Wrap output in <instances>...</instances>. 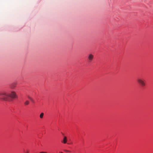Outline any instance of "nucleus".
I'll return each mask as SVG.
<instances>
[{
  "instance_id": "nucleus-1",
  "label": "nucleus",
  "mask_w": 153,
  "mask_h": 153,
  "mask_svg": "<svg viewBox=\"0 0 153 153\" xmlns=\"http://www.w3.org/2000/svg\"><path fill=\"white\" fill-rule=\"evenodd\" d=\"M0 96H1V99L4 100H8L10 99V97L12 98H15L17 97L15 92L14 91L11 92L10 94H7L4 92L0 93Z\"/></svg>"
},
{
  "instance_id": "nucleus-2",
  "label": "nucleus",
  "mask_w": 153,
  "mask_h": 153,
  "mask_svg": "<svg viewBox=\"0 0 153 153\" xmlns=\"http://www.w3.org/2000/svg\"><path fill=\"white\" fill-rule=\"evenodd\" d=\"M137 82L142 87H144L146 84L145 82V80L142 78H139L137 80Z\"/></svg>"
},
{
  "instance_id": "nucleus-3",
  "label": "nucleus",
  "mask_w": 153,
  "mask_h": 153,
  "mask_svg": "<svg viewBox=\"0 0 153 153\" xmlns=\"http://www.w3.org/2000/svg\"><path fill=\"white\" fill-rule=\"evenodd\" d=\"M94 55L91 54H89L88 56V60H89L90 62H91L94 58Z\"/></svg>"
},
{
  "instance_id": "nucleus-4",
  "label": "nucleus",
  "mask_w": 153,
  "mask_h": 153,
  "mask_svg": "<svg viewBox=\"0 0 153 153\" xmlns=\"http://www.w3.org/2000/svg\"><path fill=\"white\" fill-rule=\"evenodd\" d=\"M67 142V137L66 136H64L63 140L62 141V143H64V144H65Z\"/></svg>"
},
{
  "instance_id": "nucleus-5",
  "label": "nucleus",
  "mask_w": 153,
  "mask_h": 153,
  "mask_svg": "<svg viewBox=\"0 0 153 153\" xmlns=\"http://www.w3.org/2000/svg\"><path fill=\"white\" fill-rule=\"evenodd\" d=\"M29 104V101L28 100H26L24 104L25 105H27Z\"/></svg>"
},
{
  "instance_id": "nucleus-6",
  "label": "nucleus",
  "mask_w": 153,
  "mask_h": 153,
  "mask_svg": "<svg viewBox=\"0 0 153 153\" xmlns=\"http://www.w3.org/2000/svg\"><path fill=\"white\" fill-rule=\"evenodd\" d=\"M43 116L44 113H41L40 115V117L42 119L43 117Z\"/></svg>"
},
{
  "instance_id": "nucleus-7",
  "label": "nucleus",
  "mask_w": 153,
  "mask_h": 153,
  "mask_svg": "<svg viewBox=\"0 0 153 153\" xmlns=\"http://www.w3.org/2000/svg\"><path fill=\"white\" fill-rule=\"evenodd\" d=\"M64 151L66 152H69V151L68 150H64Z\"/></svg>"
},
{
  "instance_id": "nucleus-8",
  "label": "nucleus",
  "mask_w": 153,
  "mask_h": 153,
  "mask_svg": "<svg viewBox=\"0 0 153 153\" xmlns=\"http://www.w3.org/2000/svg\"><path fill=\"white\" fill-rule=\"evenodd\" d=\"M39 153H47L45 152H40Z\"/></svg>"
},
{
  "instance_id": "nucleus-9",
  "label": "nucleus",
  "mask_w": 153,
  "mask_h": 153,
  "mask_svg": "<svg viewBox=\"0 0 153 153\" xmlns=\"http://www.w3.org/2000/svg\"><path fill=\"white\" fill-rule=\"evenodd\" d=\"M28 97L30 100L31 99V98L29 96H28Z\"/></svg>"
},
{
  "instance_id": "nucleus-10",
  "label": "nucleus",
  "mask_w": 153,
  "mask_h": 153,
  "mask_svg": "<svg viewBox=\"0 0 153 153\" xmlns=\"http://www.w3.org/2000/svg\"><path fill=\"white\" fill-rule=\"evenodd\" d=\"M30 100L32 102H33V99L32 98H31V99H30Z\"/></svg>"
}]
</instances>
